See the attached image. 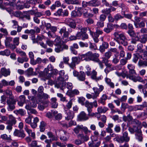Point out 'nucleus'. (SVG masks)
Returning <instances> with one entry per match:
<instances>
[{
  "label": "nucleus",
  "mask_w": 147,
  "mask_h": 147,
  "mask_svg": "<svg viewBox=\"0 0 147 147\" xmlns=\"http://www.w3.org/2000/svg\"><path fill=\"white\" fill-rule=\"evenodd\" d=\"M65 72L64 70H61L59 71V77L57 78L55 84V86L57 88H60L61 90L63 89L64 86V81L67 80L68 77L67 75H65Z\"/></svg>",
  "instance_id": "f257e3e1"
},
{
  "label": "nucleus",
  "mask_w": 147,
  "mask_h": 147,
  "mask_svg": "<svg viewBox=\"0 0 147 147\" xmlns=\"http://www.w3.org/2000/svg\"><path fill=\"white\" fill-rule=\"evenodd\" d=\"M116 41L119 44L126 46L128 45L127 39L123 33H121L119 32H116L113 34Z\"/></svg>",
  "instance_id": "f03ea898"
},
{
  "label": "nucleus",
  "mask_w": 147,
  "mask_h": 147,
  "mask_svg": "<svg viewBox=\"0 0 147 147\" xmlns=\"http://www.w3.org/2000/svg\"><path fill=\"white\" fill-rule=\"evenodd\" d=\"M114 140L119 143H123L124 142H128L130 140V137L128 136L127 131L123 133L122 136H117L114 138Z\"/></svg>",
  "instance_id": "7ed1b4c3"
},
{
  "label": "nucleus",
  "mask_w": 147,
  "mask_h": 147,
  "mask_svg": "<svg viewBox=\"0 0 147 147\" xmlns=\"http://www.w3.org/2000/svg\"><path fill=\"white\" fill-rule=\"evenodd\" d=\"M88 61H99V54L97 53H93L92 52L89 51L87 53Z\"/></svg>",
  "instance_id": "20e7f679"
},
{
  "label": "nucleus",
  "mask_w": 147,
  "mask_h": 147,
  "mask_svg": "<svg viewBox=\"0 0 147 147\" xmlns=\"http://www.w3.org/2000/svg\"><path fill=\"white\" fill-rule=\"evenodd\" d=\"M7 102L8 105L7 109L9 111H12L15 109V105L16 103V101L14 99H7Z\"/></svg>",
  "instance_id": "39448f33"
},
{
  "label": "nucleus",
  "mask_w": 147,
  "mask_h": 147,
  "mask_svg": "<svg viewBox=\"0 0 147 147\" xmlns=\"http://www.w3.org/2000/svg\"><path fill=\"white\" fill-rule=\"evenodd\" d=\"M64 109L65 112V113L67 116L65 117V119L69 120L72 119L74 117V114L72 111H71L69 109H67L65 107H64Z\"/></svg>",
  "instance_id": "423d86ee"
},
{
  "label": "nucleus",
  "mask_w": 147,
  "mask_h": 147,
  "mask_svg": "<svg viewBox=\"0 0 147 147\" xmlns=\"http://www.w3.org/2000/svg\"><path fill=\"white\" fill-rule=\"evenodd\" d=\"M59 32L61 35L63 34L62 38L63 40H64L66 41V40H67V38L68 37L69 35L68 34V32H67L66 30V27H63L62 28H61Z\"/></svg>",
  "instance_id": "0eeeda50"
},
{
  "label": "nucleus",
  "mask_w": 147,
  "mask_h": 147,
  "mask_svg": "<svg viewBox=\"0 0 147 147\" xmlns=\"http://www.w3.org/2000/svg\"><path fill=\"white\" fill-rule=\"evenodd\" d=\"M89 118L84 112H81L78 116V119L79 121H84L88 120Z\"/></svg>",
  "instance_id": "6e6552de"
},
{
  "label": "nucleus",
  "mask_w": 147,
  "mask_h": 147,
  "mask_svg": "<svg viewBox=\"0 0 147 147\" xmlns=\"http://www.w3.org/2000/svg\"><path fill=\"white\" fill-rule=\"evenodd\" d=\"M13 135L22 138H24L25 136V134L23 131L15 129Z\"/></svg>",
  "instance_id": "1a4fd4ad"
},
{
  "label": "nucleus",
  "mask_w": 147,
  "mask_h": 147,
  "mask_svg": "<svg viewBox=\"0 0 147 147\" xmlns=\"http://www.w3.org/2000/svg\"><path fill=\"white\" fill-rule=\"evenodd\" d=\"M100 144V142L96 140H92L89 142L88 145L89 147H99Z\"/></svg>",
  "instance_id": "9d476101"
},
{
  "label": "nucleus",
  "mask_w": 147,
  "mask_h": 147,
  "mask_svg": "<svg viewBox=\"0 0 147 147\" xmlns=\"http://www.w3.org/2000/svg\"><path fill=\"white\" fill-rule=\"evenodd\" d=\"M114 29V25L111 23H108L107 27L104 28V31L107 34L110 32Z\"/></svg>",
  "instance_id": "9b49d317"
},
{
  "label": "nucleus",
  "mask_w": 147,
  "mask_h": 147,
  "mask_svg": "<svg viewBox=\"0 0 147 147\" xmlns=\"http://www.w3.org/2000/svg\"><path fill=\"white\" fill-rule=\"evenodd\" d=\"M52 66L51 64H49L48 65L47 69L46 68L45 69L44 72V75L45 76V77L47 79H49L51 76V74H50L48 73V72L49 71H51L52 70Z\"/></svg>",
  "instance_id": "f8f14e48"
},
{
  "label": "nucleus",
  "mask_w": 147,
  "mask_h": 147,
  "mask_svg": "<svg viewBox=\"0 0 147 147\" xmlns=\"http://www.w3.org/2000/svg\"><path fill=\"white\" fill-rule=\"evenodd\" d=\"M97 72L95 70H93L91 72V78L93 80H94L96 81L102 80V77L100 76L98 77H97L96 75Z\"/></svg>",
  "instance_id": "ddd939ff"
},
{
  "label": "nucleus",
  "mask_w": 147,
  "mask_h": 147,
  "mask_svg": "<svg viewBox=\"0 0 147 147\" xmlns=\"http://www.w3.org/2000/svg\"><path fill=\"white\" fill-rule=\"evenodd\" d=\"M26 75L28 77L30 76H36L37 74L36 72L33 71V69L32 67L28 68L26 71Z\"/></svg>",
  "instance_id": "4468645a"
},
{
  "label": "nucleus",
  "mask_w": 147,
  "mask_h": 147,
  "mask_svg": "<svg viewBox=\"0 0 147 147\" xmlns=\"http://www.w3.org/2000/svg\"><path fill=\"white\" fill-rule=\"evenodd\" d=\"M109 46V44L107 42H103L102 45L100 46L99 50L101 53H102L105 51V49L108 48Z\"/></svg>",
  "instance_id": "2eb2a0df"
},
{
  "label": "nucleus",
  "mask_w": 147,
  "mask_h": 147,
  "mask_svg": "<svg viewBox=\"0 0 147 147\" xmlns=\"http://www.w3.org/2000/svg\"><path fill=\"white\" fill-rule=\"evenodd\" d=\"M1 74L5 77H7L10 75V71L9 69H6L5 67L1 69Z\"/></svg>",
  "instance_id": "dca6fc26"
},
{
  "label": "nucleus",
  "mask_w": 147,
  "mask_h": 147,
  "mask_svg": "<svg viewBox=\"0 0 147 147\" xmlns=\"http://www.w3.org/2000/svg\"><path fill=\"white\" fill-rule=\"evenodd\" d=\"M47 135H48L49 138H51L50 139H48V140H51V142L53 141H57L58 138L57 137L55 136L51 131H49L47 133Z\"/></svg>",
  "instance_id": "f3484780"
},
{
  "label": "nucleus",
  "mask_w": 147,
  "mask_h": 147,
  "mask_svg": "<svg viewBox=\"0 0 147 147\" xmlns=\"http://www.w3.org/2000/svg\"><path fill=\"white\" fill-rule=\"evenodd\" d=\"M108 110V108L105 107L100 106L98 107L97 108V113L98 114L105 113Z\"/></svg>",
  "instance_id": "a211bd4d"
},
{
  "label": "nucleus",
  "mask_w": 147,
  "mask_h": 147,
  "mask_svg": "<svg viewBox=\"0 0 147 147\" xmlns=\"http://www.w3.org/2000/svg\"><path fill=\"white\" fill-rule=\"evenodd\" d=\"M119 53V52H118L117 54H114V56L113 57L111 61L112 63L114 64H117L120 61V58L118 57Z\"/></svg>",
  "instance_id": "6ab92c4d"
},
{
  "label": "nucleus",
  "mask_w": 147,
  "mask_h": 147,
  "mask_svg": "<svg viewBox=\"0 0 147 147\" xmlns=\"http://www.w3.org/2000/svg\"><path fill=\"white\" fill-rule=\"evenodd\" d=\"M136 123H138L136 125H134L133 127L135 132L138 133L141 131V130L139 128L141 127V123L138 121H136Z\"/></svg>",
  "instance_id": "aec40b11"
},
{
  "label": "nucleus",
  "mask_w": 147,
  "mask_h": 147,
  "mask_svg": "<svg viewBox=\"0 0 147 147\" xmlns=\"http://www.w3.org/2000/svg\"><path fill=\"white\" fill-rule=\"evenodd\" d=\"M9 120L7 121V123H10L12 125H15L17 121L16 118L12 115H10L9 116Z\"/></svg>",
  "instance_id": "412c9836"
},
{
  "label": "nucleus",
  "mask_w": 147,
  "mask_h": 147,
  "mask_svg": "<svg viewBox=\"0 0 147 147\" xmlns=\"http://www.w3.org/2000/svg\"><path fill=\"white\" fill-rule=\"evenodd\" d=\"M108 96L105 94H103L98 100L99 103L104 105L105 104V101L107 99Z\"/></svg>",
  "instance_id": "4be33fe9"
},
{
  "label": "nucleus",
  "mask_w": 147,
  "mask_h": 147,
  "mask_svg": "<svg viewBox=\"0 0 147 147\" xmlns=\"http://www.w3.org/2000/svg\"><path fill=\"white\" fill-rule=\"evenodd\" d=\"M39 121V119L37 117L34 118L33 122H31L30 123L31 127L33 129L36 128L37 126V123Z\"/></svg>",
  "instance_id": "5701e85b"
},
{
  "label": "nucleus",
  "mask_w": 147,
  "mask_h": 147,
  "mask_svg": "<svg viewBox=\"0 0 147 147\" xmlns=\"http://www.w3.org/2000/svg\"><path fill=\"white\" fill-rule=\"evenodd\" d=\"M98 1V0H91L88 2V6L92 7L98 6L99 4Z\"/></svg>",
  "instance_id": "b1692460"
},
{
  "label": "nucleus",
  "mask_w": 147,
  "mask_h": 147,
  "mask_svg": "<svg viewBox=\"0 0 147 147\" xmlns=\"http://www.w3.org/2000/svg\"><path fill=\"white\" fill-rule=\"evenodd\" d=\"M2 5V7H0L3 9L4 8V6H13V3L12 2H11V1L9 0H3V2Z\"/></svg>",
  "instance_id": "393cba45"
},
{
  "label": "nucleus",
  "mask_w": 147,
  "mask_h": 147,
  "mask_svg": "<svg viewBox=\"0 0 147 147\" xmlns=\"http://www.w3.org/2000/svg\"><path fill=\"white\" fill-rule=\"evenodd\" d=\"M105 80L107 85L109 86L111 88H114V84L111 82V80L110 79L106 77L105 78Z\"/></svg>",
  "instance_id": "a878e982"
},
{
  "label": "nucleus",
  "mask_w": 147,
  "mask_h": 147,
  "mask_svg": "<svg viewBox=\"0 0 147 147\" xmlns=\"http://www.w3.org/2000/svg\"><path fill=\"white\" fill-rule=\"evenodd\" d=\"M38 98L37 100H40V99H41L42 100H48L49 97L48 95L46 93H43L42 95H41L40 94H38Z\"/></svg>",
  "instance_id": "bb28decb"
},
{
  "label": "nucleus",
  "mask_w": 147,
  "mask_h": 147,
  "mask_svg": "<svg viewBox=\"0 0 147 147\" xmlns=\"http://www.w3.org/2000/svg\"><path fill=\"white\" fill-rule=\"evenodd\" d=\"M78 79L80 81H84L86 79V74L83 71H80L78 76Z\"/></svg>",
  "instance_id": "cd10ccee"
},
{
  "label": "nucleus",
  "mask_w": 147,
  "mask_h": 147,
  "mask_svg": "<svg viewBox=\"0 0 147 147\" xmlns=\"http://www.w3.org/2000/svg\"><path fill=\"white\" fill-rule=\"evenodd\" d=\"M5 93L7 96L9 98L8 99H14V97L12 95V92L11 90L9 89L6 90L5 91Z\"/></svg>",
  "instance_id": "c85d7f7f"
},
{
  "label": "nucleus",
  "mask_w": 147,
  "mask_h": 147,
  "mask_svg": "<svg viewBox=\"0 0 147 147\" xmlns=\"http://www.w3.org/2000/svg\"><path fill=\"white\" fill-rule=\"evenodd\" d=\"M57 99L55 98H53L51 99V107L54 108H56L57 107L58 104L57 102Z\"/></svg>",
  "instance_id": "c756f323"
},
{
  "label": "nucleus",
  "mask_w": 147,
  "mask_h": 147,
  "mask_svg": "<svg viewBox=\"0 0 147 147\" xmlns=\"http://www.w3.org/2000/svg\"><path fill=\"white\" fill-rule=\"evenodd\" d=\"M81 32H78L76 36L71 35L69 38L71 40H76L80 38Z\"/></svg>",
  "instance_id": "7c9ffc66"
},
{
  "label": "nucleus",
  "mask_w": 147,
  "mask_h": 147,
  "mask_svg": "<svg viewBox=\"0 0 147 147\" xmlns=\"http://www.w3.org/2000/svg\"><path fill=\"white\" fill-rule=\"evenodd\" d=\"M88 30L91 36H93V34H94L95 35L96 37H98L99 35L103 33L102 31L98 30H97L96 32L94 33L89 28Z\"/></svg>",
  "instance_id": "2f4dec72"
},
{
  "label": "nucleus",
  "mask_w": 147,
  "mask_h": 147,
  "mask_svg": "<svg viewBox=\"0 0 147 147\" xmlns=\"http://www.w3.org/2000/svg\"><path fill=\"white\" fill-rule=\"evenodd\" d=\"M123 120L125 122L127 121H130L133 120L132 117L129 114L127 116L123 115Z\"/></svg>",
  "instance_id": "473e14b6"
},
{
  "label": "nucleus",
  "mask_w": 147,
  "mask_h": 147,
  "mask_svg": "<svg viewBox=\"0 0 147 147\" xmlns=\"http://www.w3.org/2000/svg\"><path fill=\"white\" fill-rule=\"evenodd\" d=\"M138 65L140 67L147 66V59L145 61L139 60L138 62Z\"/></svg>",
  "instance_id": "72a5a7b5"
},
{
  "label": "nucleus",
  "mask_w": 147,
  "mask_h": 147,
  "mask_svg": "<svg viewBox=\"0 0 147 147\" xmlns=\"http://www.w3.org/2000/svg\"><path fill=\"white\" fill-rule=\"evenodd\" d=\"M135 136L136 139L139 141L141 142L142 141L143 137L141 131L136 133Z\"/></svg>",
  "instance_id": "f704fd0d"
},
{
  "label": "nucleus",
  "mask_w": 147,
  "mask_h": 147,
  "mask_svg": "<svg viewBox=\"0 0 147 147\" xmlns=\"http://www.w3.org/2000/svg\"><path fill=\"white\" fill-rule=\"evenodd\" d=\"M71 16L73 18L76 17L78 16H80L82 15V13L79 11H73L71 13Z\"/></svg>",
  "instance_id": "c9c22d12"
},
{
  "label": "nucleus",
  "mask_w": 147,
  "mask_h": 147,
  "mask_svg": "<svg viewBox=\"0 0 147 147\" xmlns=\"http://www.w3.org/2000/svg\"><path fill=\"white\" fill-rule=\"evenodd\" d=\"M93 89L94 92V93H92L94 96V97L96 98L97 97L99 96V95L100 92L98 90V89L96 87L93 88Z\"/></svg>",
  "instance_id": "e433bc0d"
},
{
  "label": "nucleus",
  "mask_w": 147,
  "mask_h": 147,
  "mask_svg": "<svg viewBox=\"0 0 147 147\" xmlns=\"http://www.w3.org/2000/svg\"><path fill=\"white\" fill-rule=\"evenodd\" d=\"M56 47L55 49V51L57 53H59L63 51L62 44H59L55 45Z\"/></svg>",
  "instance_id": "4c0bfd02"
},
{
  "label": "nucleus",
  "mask_w": 147,
  "mask_h": 147,
  "mask_svg": "<svg viewBox=\"0 0 147 147\" xmlns=\"http://www.w3.org/2000/svg\"><path fill=\"white\" fill-rule=\"evenodd\" d=\"M84 105L87 108V111H88V109H92L93 108L92 103L90 102L88 100H86L85 101Z\"/></svg>",
  "instance_id": "58836bf2"
},
{
  "label": "nucleus",
  "mask_w": 147,
  "mask_h": 147,
  "mask_svg": "<svg viewBox=\"0 0 147 147\" xmlns=\"http://www.w3.org/2000/svg\"><path fill=\"white\" fill-rule=\"evenodd\" d=\"M137 51L138 52H140V53H142L144 50L142 49V48L143 47V46L142 43H140L138 44L137 45Z\"/></svg>",
  "instance_id": "ea45409f"
},
{
  "label": "nucleus",
  "mask_w": 147,
  "mask_h": 147,
  "mask_svg": "<svg viewBox=\"0 0 147 147\" xmlns=\"http://www.w3.org/2000/svg\"><path fill=\"white\" fill-rule=\"evenodd\" d=\"M39 102L42 103L45 107H47L48 105L49 101L48 100H42L41 99H40V100H38Z\"/></svg>",
  "instance_id": "a19ab883"
},
{
  "label": "nucleus",
  "mask_w": 147,
  "mask_h": 147,
  "mask_svg": "<svg viewBox=\"0 0 147 147\" xmlns=\"http://www.w3.org/2000/svg\"><path fill=\"white\" fill-rule=\"evenodd\" d=\"M1 138L5 140L9 141L11 140V136H9L6 134H3L1 136Z\"/></svg>",
  "instance_id": "79ce46f5"
},
{
  "label": "nucleus",
  "mask_w": 147,
  "mask_h": 147,
  "mask_svg": "<svg viewBox=\"0 0 147 147\" xmlns=\"http://www.w3.org/2000/svg\"><path fill=\"white\" fill-rule=\"evenodd\" d=\"M139 40V38L138 36H135L132 37L131 42L133 44H136V42Z\"/></svg>",
  "instance_id": "37998d69"
},
{
  "label": "nucleus",
  "mask_w": 147,
  "mask_h": 147,
  "mask_svg": "<svg viewBox=\"0 0 147 147\" xmlns=\"http://www.w3.org/2000/svg\"><path fill=\"white\" fill-rule=\"evenodd\" d=\"M101 12L104 14L107 15H109L111 14V10L110 8H106L102 10Z\"/></svg>",
  "instance_id": "c03bdc74"
},
{
  "label": "nucleus",
  "mask_w": 147,
  "mask_h": 147,
  "mask_svg": "<svg viewBox=\"0 0 147 147\" xmlns=\"http://www.w3.org/2000/svg\"><path fill=\"white\" fill-rule=\"evenodd\" d=\"M87 53L85 54L80 55L79 57V59L82 61L85 60L86 61H88L87 58Z\"/></svg>",
  "instance_id": "a18cd8bd"
},
{
  "label": "nucleus",
  "mask_w": 147,
  "mask_h": 147,
  "mask_svg": "<svg viewBox=\"0 0 147 147\" xmlns=\"http://www.w3.org/2000/svg\"><path fill=\"white\" fill-rule=\"evenodd\" d=\"M12 38L10 37H7L5 40V46L11 44L10 42L12 41Z\"/></svg>",
  "instance_id": "49530a36"
},
{
  "label": "nucleus",
  "mask_w": 147,
  "mask_h": 147,
  "mask_svg": "<svg viewBox=\"0 0 147 147\" xmlns=\"http://www.w3.org/2000/svg\"><path fill=\"white\" fill-rule=\"evenodd\" d=\"M82 125H78L74 129L73 131L76 134H78L79 133L81 129H82Z\"/></svg>",
  "instance_id": "de8ad7c7"
},
{
  "label": "nucleus",
  "mask_w": 147,
  "mask_h": 147,
  "mask_svg": "<svg viewBox=\"0 0 147 147\" xmlns=\"http://www.w3.org/2000/svg\"><path fill=\"white\" fill-rule=\"evenodd\" d=\"M10 52L8 50H5L4 51H1L0 54L2 55L8 56L10 54Z\"/></svg>",
  "instance_id": "09e8293b"
},
{
  "label": "nucleus",
  "mask_w": 147,
  "mask_h": 147,
  "mask_svg": "<svg viewBox=\"0 0 147 147\" xmlns=\"http://www.w3.org/2000/svg\"><path fill=\"white\" fill-rule=\"evenodd\" d=\"M76 23L74 20H73L72 21L69 22L67 25L69 26L70 28L73 29H75L76 27Z\"/></svg>",
  "instance_id": "8fccbe9b"
},
{
  "label": "nucleus",
  "mask_w": 147,
  "mask_h": 147,
  "mask_svg": "<svg viewBox=\"0 0 147 147\" xmlns=\"http://www.w3.org/2000/svg\"><path fill=\"white\" fill-rule=\"evenodd\" d=\"M141 43L145 44L147 41V37L146 35H144L139 40Z\"/></svg>",
  "instance_id": "3c124183"
},
{
  "label": "nucleus",
  "mask_w": 147,
  "mask_h": 147,
  "mask_svg": "<svg viewBox=\"0 0 147 147\" xmlns=\"http://www.w3.org/2000/svg\"><path fill=\"white\" fill-rule=\"evenodd\" d=\"M45 123L43 121H42L40 122V131L43 132L45 130Z\"/></svg>",
  "instance_id": "603ef678"
},
{
  "label": "nucleus",
  "mask_w": 147,
  "mask_h": 147,
  "mask_svg": "<svg viewBox=\"0 0 147 147\" xmlns=\"http://www.w3.org/2000/svg\"><path fill=\"white\" fill-rule=\"evenodd\" d=\"M82 129L86 135H88L91 132V131L88 129L87 127L85 126H83V125H82Z\"/></svg>",
  "instance_id": "864d4df0"
},
{
  "label": "nucleus",
  "mask_w": 147,
  "mask_h": 147,
  "mask_svg": "<svg viewBox=\"0 0 147 147\" xmlns=\"http://www.w3.org/2000/svg\"><path fill=\"white\" fill-rule=\"evenodd\" d=\"M13 43L16 46H18L20 44L19 38L16 37L14 38L13 40Z\"/></svg>",
  "instance_id": "5fc2aeb1"
},
{
  "label": "nucleus",
  "mask_w": 147,
  "mask_h": 147,
  "mask_svg": "<svg viewBox=\"0 0 147 147\" xmlns=\"http://www.w3.org/2000/svg\"><path fill=\"white\" fill-rule=\"evenodd\" d=\"M112 53L110 51H109L105 52L104 56L107 59H109L112 56Z\"/></svg>",
  "instance_id": "6e6d98bb"
},
{
  "label": "nucleus",
  "mask_w": 147,
  "mask_h": 147,
  "mask_svg": "<svg viewBox=\"0 0 147 147\" xmlns=\"http://www.w3.org/2000/svg\"><path fill=\"white\" fill-rule=\"evenodd\" d=\"M143 54L140 55V58L143 60H144L147 58V51H143Z\"/></svg>",
  "instance_id": "4d7b16f0"
},
{
  "label": "nucleus",
  "mask_w": 147,
  "mask_h": 147,
  "mask_svg": "<svg viewBox=\"0 0 147 147\" xmlns=\"http://www.w3.org/2000/svg\"><path fill=\"white\" fill-rule=\"evenodd\" d=\"M88 115L89 116H95L96 117H97L96 115L98 114L97 113H92V109H88Z\"/></svg>",
  "instance_id": "13d9d810"
},
{
  "label": "nucleus",
  "mask_w": 147,
  "mask_h": 147,
  "mask_svg": "<svg viewBox=\"0 0 147 147\" xmlns=\"http://www.w3.org/2000/svg\"><path fill=\"white\" fill-rule=\"evenodd\" d=\"M114 18L115 20L117 21L119 20L123 19V17L119 14H117L114 16Z\"/></svg>",
  "instance_id": "bf43d9fd"
},
{
  "label": "nucleus",
  "mask_w": 147,
  "mask_h": 147,
  "mask_svg": "<svg viewBox=\"0 0 147 147\" xmlns=\"http://www.w3.org/2000/svg\"><path fill=\"white\" fill-rule=\"evenodd\" d=\"M64 86H63V89H64V88H63V87L64 86H65V87L68 89L69 90H71L73 88V86L72 83H70V82H68L66 84H65V83H64ZM63 89L62 90H63Z\"/></svg>",
  "instance_id": "052dcab7"
},
{
  "label": "nucleus",
  "mask_w": 147,
  "mask_h": 147,
  "mask_svg": "<svg viewBox=\"0 0 147 147\" xmlns=\"http://www.w3.org/2000/svg\"><path fill=\"white\" fill-rule=\"evenodd\" d=\"M55 45L61 44V38L60 36H57L55 40Z\"/></svg>",
  "instance_id": "680f3d73"
},
{
  "label": "nucleus",
  "mask_w": 147,
  "mask_h": 147,
  "mask_svg": "<svg viewBox=\"0 0 147 147\" xmlns=\"http://www.w3.org/2000/svg\"><path fill=\"white\" fill-rule=\"evenodd\" d=\"M127 60L126 58H123L121 59L120 60V63L121 65L123 66L126 65L127 62Z\"/></svg>",
  "instance_id": "e2e57ef3"
},
{
  "label": "nucleus",
  "mask_w": 147,
  "mask_h": 147,
  "mask_svg": "<svg viewBox=\"0 0 147 147\" xmlns=\"http://www.w3.org/2000/svg\"><path fill=\"white\" fill-rule=\"evenodd\" d=\"M32 116L31 115H29L28 117L26 118L25 119V122L28 124H30L32 122Z\"/></svg>",
  "instance_id": "0e129e2a"
},
{
  "label": "nucleus",
  "mask_w": 147,
  "mask_h": 147,
  "mask_svg": "<svg viewBox=\"0 0 147 147\" xmlns=\"http://www.w3.org/2000/svg\"><path fill=\"white\" fill-rule=\"evenodd\" d=\"M63 10V9H59L58 10L57 12L55 13L54 14L56 16H62Z\"/></svg>",
  "instance_id": "69168bd1"
},
{
  "label": "nucleus",
  "mask_w": 147,
  "mask_h": 147,
  "mask_svg": "<svg viewBox=\"0 0 147 147\" xmlns=\"http://www.w3.org/2000/svg\"><path fill=\"white\" fill-rule=\"evenodd\" d=\"M72 105V100H70L66 104V106H64V107H65L67 109H69L71 107Z\"/></svg>",
  "instance_id": "338daca9"
},
{
  "label": "nucleus",
  "mask_w": 147,
  "mask_h": 147,
  "mask_svg": "<svg viewBox=\"0 0 147 147\" xmlns=\"http://www.w3.org/2000/svg\"><path fill=\"white\" fill-rule=\"evenodd\" d=\"M106 17L107 16L106 15L104 14H101L99 17L100 21L104 22L106 19Z\"/></svg>",
  "instance_id": "774afa93"
}]
</instances>
